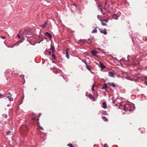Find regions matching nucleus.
I'll use <instances>...</instances> for the list:
<instances>
[{
    "instance_id": "nucleus-1",
    "label": "nucleus",
    "mask_w": 147,
    "mask_h": 147,
    "mask_svg": "<svg viewBox=\"0 0 147 147\" xmlns=\"http://www.w3.org/2000/svg\"><path fill=\"white\" fill-rule=\"evenodd\" d=\"M22 34L23 35H26L27 38H30L32 36V34L30 33V29H25Z\"/></svg>"
},
{
    "instance_id": "nucleus-2",
    "label": "nucleus",
    "mask_w": 147,
    "mask_h": 147,
    "mask_svg": "<svg viewBox=\"0 0 147 147\" xmlns=\"http://www.w3.org/2000/svg\"><path fill=\"white\" fill-rule=\"evenodd\" d=\"M131 106L130 105L126 104L125 106L124 110L125 111H131Z\"/></svg>"
},
{
    "instance_id": "nucleus-3",
    "label": "nucleus",
    "mask_w": 147,
    "mask_h": 147,
    "mask_svg": "<svg viewBox=\"0 0 147 147\" xmlns=\"http://www.w3.org/2000/svg\"><path fill=\"white\" fill-rule=\"evenodd\" d=\"M99 30L100 33H103L104 34H107V33L106 32V29H104V30H102L100 28H99Z\"/></svg>"
},
{
    "instance_id": "nucleus-4",
    "label": "nucleus",
    "mask_w": 147,
    "mask_h": 147,
    "mask_svg": "<svg viewBox=\"0 0 147 147\" xmlns=\"http://www.w3.org/2000/svg\"><path fill=\"white\" fill-rule=\"evenodd\" d=\"M100 20L101 21L102 24L103 26H107V24H106V23L108 22V21H107L106 20Z\"/></svg>"
},
{
    "instance_id": "nucleus-5",
    "label": "nucleus",
    "mask_w": 147,
    "mask_h": 147,
    "mask_svg": "<svg viewBox=\"0 0 147 147\" xmlns=\"http://www.w3.org/2000/svg\"><path fill=\"white\" fill-rule=\"evenodd\" d=\"M109 76L112 77H114V73L112 72H108Z\"/></svg>"
},
{
    "instance_id": "nucleus-6",
    "label": "nucleus",
    "mask_w": 147,
    "mask_h": 147,
    "mask_svg": "<svg viewBox=\"0 0 147 147\" xmlns=\"http://www.w3.org/2000/svg\"><path fill=\"white\" fill-rule=\"evenodd\" d=\"M89 98L90 99H92L93 101L95 100V98L91 94H90L88 95Z\"/></svg>"
},
{
    "instance_id": "nucleus-7",
    "label": "nucleus",
    "mask_w": 147,
    "mask_h": 147,
    "mask_svg": "<svg viewBox=\"0 0 147 147\" xmlns=\"http://www.w3.org/2000/svg\"><path fill=\"white\" fill-rule=\"evenodd\" d=\"M69 50V49H67L66 50V56L67 57V58L68 59H69V55H68V51Z\"/></svg>"
},
{
    "instance_id": "nucleus-8",
    "label": "nucleus",
    "mask_w": 147,
    "mask_h": 147,
    "mask_svg": "<svg viewBox=\"0 0 147 147\" xmlns=\"http://www.w3.org/2000/svg\"><path fill=\"white\" fill-rule=\"evenodd\" d=\"M102 107L104 109L107 108V105L106 102H103Z\"/></svg>"
},
{
    "instance_id": "nucleus-9",
    "label": "nucleus",
    "mask_w": 147,
    "mask_h": 147,
    "mask_svg": "<svg viewBox=\"0 0 147 147\" xmlns=\"http://www.w3.org/2000/svg\"><path fill=\"white\" fill-rule=\"evenodd\" d=\"M45 34L49 38H52V36L51 35V34L49 33V32H47L45 33Z\"/></svg>"
},
{
    "instance_id": "nucleus-10",
    "label": "nucleus",
    "mask_w": 147,
    "mask_h": 147,
    "mask_svg": "<svg viewBox=\"0 0 147 147\" xmlns=\"http://www.w3.org/2000/svg\"><path fill=\"white\" fill-rule=\"evenodd\" d=\"M100 67L101 69H104L106 68V67L101 62H100Z\"/></svg>"
},
{
    "instance_id": "nucleus-11",
    "label": "nucleus",
    "mask_w": 147,
    "mask_h": 147,
    "mask_svg": "<svg viewBox=\"0 0 147 147\" xmlns=\"http://www.w3.org/2000/svg\"><path fill=\"white\" fill-rule=\"evenodd\" d=\"M91 53L93 56H96V54L97 53V51L94 50H92L91 51Z\"/></svg>"
},
{
    "instance_id": "nucleus-12",
    "label": "nucleus",
    "mask_w": 147,
    "mask_h": 147,
    "mask_svg": "<svg viewBox=\"0 0 147 147\" xmlns=\"http://www.w3.org/2000/svg\"><path fill=\"white\" fill-rule=\"evenodd\" d=\"M108 84L110 86H113L114 87H115V84L113 82H112V83L108 82Z\"/></svg>"
},
{
    "instance_id": "nucleus-13",
    "label": "nucleus",
    "mask_w": 147,
    "mask_h": 147,
    "mask_svg": "<svg viewBox=\"0 0 147 147\" xmlns=\"http://www.w3.org/2000/svg\"><path fill=\"white\" fill-rule=\"evenodd\" d=\"M11 94L10 93H9V94H8V95H7L6 96V97L7 98H8L9 100H10L11 99Z\"/></svg>"
},
{
    "instance_id": "nucleus-14",
    "label": "nucleus",
    "mask_w": 147,
    "mask_h": 147,
    "mask_svg": "<svg viewBox=\"0 0 147 147\" xmlns=\"http://www.w3.org/2000/svg\"><path fill=\"white\" fill-rule=\"evenodd\" d=\"M118 17V16L116 14H115L113 16V18L115 20H117Z\"/></svg>"
},
{
    "instance_id": "nucleus-15",
    "label": "nucleus",
    "mask_w": 147,
    "mask_h": 147,
    "mask_svg": "<svg viewBox=\"0 0 147 147\" xmlns=\"http://www.w3.org/2000/svg\"><path fill=\"white\" fill-rule=\"evenodd\" d=\"M107 88H108V87L107 86V84H104V86H103V87L102 88V89L106 90V89Z\"/></svg>"
},
{
    "instance_id": "nucleus-16",
    "label": "nucleus",
    "mask_w": 147,
    "mask_h": 147,
    "mask_svg": "<svg viewBox=\"0 0 147 147\" xmlns=\"http://www.w3.org/2000/svg\"><path fill=\"white\" fill-rule=\"evenodd\" d=\"M98 7L99 8V9L100 10L101 12L102 13L103 10L102 8L101 7V6L100 4H99L97 5Z\"/></svg>"
},
{
    "instance_id": "nucleus-17",
    "label": "nucleus",
    "mask_w": 147,
    "mask_h": 147,
    "mask_svg": "<svg viewBox=\"0 0 147 147\" xmlns=\"http://www.w3.org/2000/svg\"><path fill=\"white\" fill-rule=\"evenodd\" d=\"M102 119L105 121H108V119H107V118L105 116L102 117Z\"/></svg>"
},
{
    "instance_id": "nucleus-18",
    "label": "nucleus",
    "mask_w": 147,
    "mask_h": 147,
    "mask_svg": "<svg viewBox=\"0 0 147 147\" xmlns=\"http://www.w3.org/2000/svg\"><path fill=\"white\" fill-rule=\"evenodd\" d=\"M86 68H87V69L89 71H91V68L90 67V66L88 65H87L86 64Z\"/></svg>"
},
{
    "instance_id": "nucleus-19",
    "label": "nucleus",
    "mask_w": 147,
    "mask_h": 147,
    "mask_svg": "<svg viewBox=\"0 0 147 147\" xmlns=\"http://www.w3.org/2000/svg\"><path fill=\"white\" fill-rule=\"evenodd\" d=\"M86 42L87 43H88V44H91V43L92 42V41H91V40L90 39H89L87 40V41H86Z\"/></svg>"
},
{
    "instance_id": "nucleus-20",
    "label": "nucleus",
    "mask_w": 147,
    "mask_h": 147,
    "mask_svg": "<svg viewBox=\"0 0 147 147\" xmlns=\"http://www.w3.org/2000/svg\"><path fill=\"white\" fill-rule=\"evenodd\" d=\"M51 49L52 50V52L53 53H54V51L55 50L54 47H53L52 46H51Z\"/></svg>"
},
{
    "instance_id": "nucleus-21",
    "label": "nucleus",
    "mask_w": 147,
    "mask_h": 147,
    "mask_svg": "<svg viewBox=\"0 0 147 147\" xmlns=\"http://www.w3.org/2000/svg\"><path fill=\"white\" fill-rule=\"evenodd\" d=\"M67 146H69V147H75L73 146V145L71 144H67Z\"/></svg>"
},
{
    "instance_id": "nucleus-22",
    "label": "nucleus",
    "mask_w": 147,
    "mask_h": 147,
    "mask_svg": "<svg viewBox=\"0 0 147 147\" xmlns=\"http://www.w3.org/2000/svg\"><path fill=\"white\" fill-rule=\"evenodd\" d=\"M97 32V30L96 29H94L93 30L92 32V33H96Z\"/></svg>"
},
{
    "instance_id": "nucleus-23",
    "label": "nucleus",
    "mask_w": 147,
    "mask_h": 147,
    "mask_svg": "<svg viewBox=\"0 0 147 147\" xmlns=\"http://www.w3.org/2000/svg\"><path fill=\"white\" fill-rule=\"evenodd\" d=\"M46 23V22H45V24H44L42 25L41 26L42 28H45Z\"/></svg>"
},
{
    "instance_id": "nucleus-24",
    "label": "nucleus",
    "mask_w": 147,
    "mask_h": 147,
    "mask_svg": "<svg viewBox=\"0 0 147 147\" xmlns=\"http://www.w3.org/2000/svg\"><path fill=\"white\" fill-rule=\"evenodd\" d=\"M52 56H53V57H54L55 59V55H54V53L52 54Z\"/></svg>"
},
{
    "instance_id": "nucleus-25",
    "label": "nucleus",
    "mask_w": 147,
    "mask_h": 147,
    "mask_svg": "<svg viewBox=\"0 0 147 147\" xmlns=\"http://www.w3.org/2000/svg\"><path fill=\"white\" fill-rule=\"evenodd\" d=\"M104 147H109V146L107 144H104Z\"/></svg>"
},
{
    "instance_id": "nucleus-26",
    "label": "nucleus",
    "mask_w": 147,
    "mask_h": 147,
    "mask_svg": "<svg viewBox=\"0 0 147 147\" xmlns=\"http://www.w3.org/2000/svg\"><path fill=\"white\" fill-rule=\"evenodd\" d=\"M10 133V131H9L8 132H6V133H7V135H9Z\"/></svg>"
},
{
    "instance_id": "nucleus-27",
    "label": "nucleus",
    "mask_w": 147,
    "mask_h": 147,
    "mask_svg": "<svg viewBox=\"0 0 147 147\" xmlns=\"http://www.w3.org/2000/svg\"><path fill=\"white\" fill-rule=\"evenodd\" d=\"M1 37L3 39H5V37L4 36H1Z\"/></svg>"
},
{
    "instance_id": "nucleus-28",
    "label": "nucleus",
    "mask_w": 147,
    "mask_h": 147,
    "mask_svg": "<svg viewBox=\"0 0 147 147\" xmlns=\"http://www.w3.org/2000/svg\"><path fill=\"white\" fill-rule=\"evenodd\" d=\"M17 36L19 38H20V36L19 34H18L17 35Z\"/></svg>"
},
{
    "instance_id": "nucleus-29",
    "label": "nucleus",
    "mask_w": 147,
    "mask_h": 147,
    "mask_svg": "<svg viewBox=\"0 0 147 147\" xmlns=\"http://www.w3.org/2000/svg\"><path fill=\"white\" fill-rule=\"evenodd\" d=\"M5 118L7 119V115H6L5 116Z\"/></svg>"
},
{
    "instance_id": "nucleus-30",
    "label": "nucleus",
    "mask_w": 147,
    "mask_h": 147,
    "mask_svg": "<svg viewBox=\"0 0 147 147\" xmlns=\"http://www.w3.org/2000/svg\"><path fill=\"white\" fill-rule=\"evenodd\" d=\"M41 113H39V114H38V117H40L41 115Z\"/></svg>"
},
{
    "instance_id": "nucleus-31",
    "label": "nucleus",
    "mask_w": 147,
    "mask_h": 147,
    "mask_svg": "<svg viewBox=\"0 0 147 147\" xmlns=\"http://www.w3.org/2000/svg\"><path fill=\"white\" fill-rule=\"evenodd\" d=\"M95 86V85L94 84H93L92 86V88H94Z\"/></svg>"
},
{
    "instance_id": "nucleus-32",
    "label": "nucleus",
    "mask_w": 147,
    "mask_h": 147,
    "mask_svg": "<svg viewBox=\"0 0 147 147\" xmlns=\"http://www.w3.org/2000/svg\"><path fill=\"white\" fill-rule=\"evenodd\" d=\"M144 84L147 85V82H144Z\"/></svg>"
},
{
    "instance_id": "nucleus-33",
    "label": "nucleus",
    "mask_w": 147,
    "mask_h": 147,
    "mask_svg": "<svg viewBox=\"0 0 147 147\" xmlns=\"http://www.w3.org/2000/svg\"><path fill=\"white\" fill-rule=\"evenodd\" d=\"M32 119L33 120H35V117L33 118H32Z\"/></svg>"
},
{
    "instance_id": "nucleus-34",
    "label": "nucleus",
    "mask_w": 147,
    "mask_h": 147,
    "mask_svg": "<svg viewBox=\"0 0 147 147\" xmlns=\"http://www.w3.org/2000/svg\"><path fill=\"white\" fill-rule=\"evenodd\" d=\"M43 40V39H42L41 40H40V42H39L38 43H40L41 42V41H42Z\"/></svg>"
},
{
    "instance_id": "nucleus-35",
    "label": "nucleus",
    "mask_w": 147,
    "mask_h": 147,
    "mask_svg": "<svg viewBox=\"0 0 147 147\" xmlns=\"http://www.w3.org/2000/svg\"><path fill=\"white\" fill-rule=\"evenodd\" d=\"M4 96L2 94H1L0 93V97L1 96Z\"/></svg>"
},
{
    "instance_id": "nucleus-36",
    "label": "nucleus",
    "mask_w": 147,
    "mask_h": 147,
    "mask_svg": "<svg viewBox=\"0 0 147 147\" xmlns=\"http://www.w3.org/2000/svg\"><path fill=\"white\" fill-rule=\"evenodd\" d=\"M92 91H94V88H92Z\"/></svg>"
},
{
    "instance_id": "nucleus-37",
    "label": "nucleus",
    "mask_w": 147,
    "mask_h": 147,
    "mask_svg": "<svg viewBox=\"0 0 147 147\" xmlns=\"http://www.w3.org/2000/svg\"><path fill=\"white\" fill-rule=\"evenodd\" d=\"M49 54H50V55H51V51H49Z\"/></svg>"
},
{
    "instance_id": "nucleus-38",
    "label": "nucleus",
    "mask_w": 147,
    "mask_h": 147,
    "mask_svg": "<svg viewBox=\"0 0 147 147\" xmlns=\"http://www.w3.org/2000/svg\"><path fill=\"white\" fill-rule=\"evenodd\" d=\"M73 5H74V6H76V5H75V4H73Z\"/></svg>"
},
{
    "instance_id": "nucleus-39",
    "label": "nucleus",
    "mask_w": 147,
    "mask_h": 147,
    "mask_svg": "<svg viewBox=\"0 0 147 147\" xmlns=\"http://www.w3.org/2000/svg\"><path fill=\"white\" fill-rule=\"evenodd\" d=\"M37 120H38V121L39 120V118H38L37 119Z\"/></svg>"
},
{
    "instance_id": "nucleus-40",
    "label": "nucleus",
    "mask_w": 147,
    "mask_h": 147,
    "mask_svg": "<svg viewBox=\"0 0 147 147\" xmlns=\"http://www.w3.org/2000/svg\"><path fill=\"white\" fill-rule=\"evenodd\" d=\"M104 10H106V8H105L103 9Z\"/></svg>"
},
{
    "instance_id": "nucleus-41",
    "label": "nucleus",
    "mask_w": 147,
    "mask_h": 147,
    "mask_svg": "<svg viewBox=\"0 0 147 147\" xmlns=\"http://www.w3.org/2000/svg\"><path fill=\"white\" fill-rule=\"evenodd\" d=\"M103 15H105V13H103Z\"/></svg>"
},
{
    "instance_id": "nucleus-42",
    "label": "nucleus",
    "mask_w": 147,
    "mask_h": 147,
    "mask_svg": "<svg viewBox=\"0 0 147 147\" xmlns=\"http://www.w3.org/2000/svg\"><path fill=\"white\" fill-rule=\"evenodd\" d=\"M41 129H43L42 128H41Z\"/></svg>"
}]
</instances>
